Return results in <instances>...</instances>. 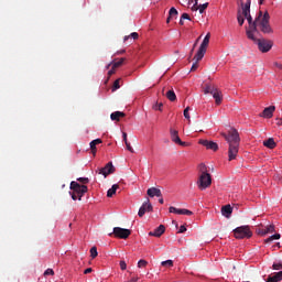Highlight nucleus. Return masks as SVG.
<instances>
[{"instance_id":"1a4fd4ad","label":"nucleus","mask_w":282,"mask_h":282,"mask_svg":"<svg viewBox=\"0 0 282 282\" xmlns=\"http://www.w3.org/2000/svg\"><path fill=\"white\" fill-rule=\"evenodd\" d=\"M209 43H210V33H207L195 55V58L197 61H202V58H204V55L206 54V50L208 48Z\"/></svg>"},{"instance_id":"c9c22d12","label":"nucleus","mask_w":282,"mask_h":282,"mask_svg":"<svg viewBox=\"0 0 282 282\" xmlns=\"http://www.w3.org/2000/svg\"><path fill=\"white\" fill-rule=\"evenodd\" d=\"M194 61H195V63L192 65L191 72H196L197 67H199V61H197V58H195V56H194Z\"/></svg>"},{"instance_id":"72a5a7b5","label":"nucleus","mask_w":282,"mask_h":282,"mask_svg":"<svg viewBox=\"0 0 282 282\" xmlns=\"http://www.w3.org/2000/svg\"><path fill=\"white\" fill-rule=\"evenodd\" d=\"M188 111H191V107L184 109L183 116L184 118H186V120H188V122H191V115L188 113Z\"/></svg>"},{"instance_id":"bb28decb","label":"nucleus","mask_w":282,"mask_h":282,"mask_svg":"<svg viewBox=\"0 0 282 282\" xmlns=\"http://www.w3.org/2000/svg\"><path fill=\"white\" fill-rule=\"evenodd\" d=\"M276 239H281V234H274V235L270 236L269 238H267L264 240V243H270L272 241H275Z\"/></svg>"},{"instance_id":"a18cd8bd","label":"nucleus","mask_w":282,"mask_h":282,"mask_svg":"<svg viewBox=\"0 0 282 282\" xmlns=\"http://www.w3.org/2000/svg\"><path fill=\"white\" fill-rule=\"evenodd\" d=\"M181 18L183 19V21H191V15H188V13H183Z\"/></svg>"},{"instance_id":"393cba45","label":"nucleus","mask_w":282,"mask_h":282,"mask_svg":"<svg viewBox=\"0 0 282 282\" xmlns=\"http://www.w3.org/2000/svg\"><path fill=\"white\" fill-rule=\"evenodd\" d=\"M118 188H120V185L113 184L111 186V188L108 189L107 197H113V195H116V191H118Z\"/></svg>"},{"instance_id":"6e6d98bb","label":"nucleus","mask_w":282,"mask_h":282,"mask_svg":"<svg viewBox=\"0 0 282 282\" xmlns=\"http://www.w3.org/2000/svg\"><path fill=\"white\" fill-rule=\"evenodd\" d=\"M274 65L278 67V69H282V64L275 63Z\"/></svg>"},{"instance_id":"5fc2aeb1","label":"nucleus","mask_w":282,"mask_h":282,"mask_svg":"<svg viewBox=\"0 0 282 282\" xmlns=\"http://www.w3.org/2000/svg\"><path fill=\"white\" fill-rule=\"evenodd\" d=\"M275 120H276V124H278L279 127H281V124H282V119H281V118H276Z\"/></svg>"},{"instance_id":"ddd939ff","label":"nucleus","mask_w":282,"mask_h":282,"mask_svg":"<svg viewBox=\"0 0 282 282\" xmlns=\"http://www.w3.org/2000/svg\"><path fill=\"white\" fill-rule=\"evenodd\" d=\"M112 173H116V167L112 162H108L105 167L99 169V175H104V177H107Z\"/></svg>"},{"instance_id":"4468645a","label":"nucleus","mask_w":282,"mask_h":282,"mask_svg":"<svg viewBox=\"0 0 282 282\" xmlns=\"http://www.w3.org/2000/svg\"><path fill=\"white\" fill-rule=\"evenodd\" d=\"M199 144L206 147V149H209L210 151H218L219 149V145L217 143L208 140H200Z\"/></svg>"},{"instance_id":"2eb2a0df","label":"nucleus","mask_w":282,"mask_h":282,"mask_svg":"<svg viewBox=\"0 0 282 282\" xmlns=\"http://www.w3.org/2000/svg\"><path fill=\"white\" fill-rule=\"evenodd\" d=\"M170 213H174V215H187L188 217H191V215H193L192 210L188 209H178L177 207L171 206L169 208Z\"/></svg>"},{"instance_id":"9d476101","label":"nucleus","mask_w":282,"mask_h":282,"mask_svg":"<svg viewBox=\"0 0 282 282\" xmlns=\"http://www.w3.org/2000/svg\"><path fill=\"white\" fill-rule=\"evenodd\" d=\"M112 235H115L117 239H129L131 236V230L122 227H115L113 231L109 234V237H112Z\"/></svg>"},{"instance_id":"79ce46f5","label":"nucleus","mask_w":282,"mask_h":282,"mask_svg":"<svg viewBox=\"0 0 282 282\" xmlns=\"http://www.w3.org/2000/svg\"><path fill=\"white\" fill-rule=\"evenodd\" d=\"M54 276V270L53 269H47L45 272H44V276Z\"/></svg>"},{"instance_id":"603ef678","label":"nucleus","mask_w":282,"mask_h":282,"mask_svg":"<svg viewBox=\"0 0 282 282\" xmlns=\"http://www.w3.org/2000/svg\"><path fill=\"white\" fill-rule=\"evenodd\" d=\"M192 10H193V12H197V10H199V7L195 6V3H194V6L192 7Z\"/></svg>"},{"instance_id":"69168bd1","label":"nucleus","mask_w":282,"mask_h":282,"mask_svg":"<svg viewBox=\"0 0 282 282\" xmlns=\"http://www.w3.org/2000/svg\"><path fill=\"white\" fill-rule=\"evenodd\" d=\"M120 54H124V51H121Z\"/></svg>"},{"instance_id":"7ed1b4c3","label":"nucleus","mask_w":282,"mask_h":282,"mask_svg":"<svg viewBox=\"0 0 282 282\" xmlns=\"http://www.w3.org/2000/svg\"><path fill=\"white\" fill-rule=\"evenodd\" d=\"M257 28H259L262 34H273L274 30L270 25V13L268 11H259L258 17L256 18Z\"/></svg>"},{"instance_id":"c756f323","label":"nucleus","mask_w":282,"mask_h":282,"mask_svg":"<svg viewBox=\"0 0 282 282\" xmlns=\"http://www.w3.org/2000/svg\"><path fill=\"white\" fill-rule=\"evenodd\" d=\"M264 232H265V235H270V234L274 232V225H269V226L264 227Z\"/></svg>"},{"instance_id":"2f4dec72","label":"nucleus","mask_w":282,"mask_h":282,"mask_svg":"<svg viewBox=\"0 0 282 282\" xmlns=\"http://www.w3.org/2000/svg\"><path fill=\"white\" fill-rule=\"evenodd\" d=\"M207 8H208V2L198 6L199 14H204V12L206 11Z\"/></svg>"},{"instance_id":"cd10ccee","label":"nucleus","mask_w":282,"mask_h":282,"mask_svg":"<svg viewBox=\"0 0 282 282\" xmlns=\"http://www.w3.org/2000/svg\"><path fill=\"white\" fill-rule=\"evenodd\" d=\"M138 37H139L138 32H132L130 35H126L123 37V41H124V43H127V41H129V39H133L135 41V40H138Z\"/></svg>"},{"instance_id":"dca6fc26","label":"nucleus","mask_w":282,"mask_h":282,"mask_svg":"<svg viewBox=\"0 0 282 282\" xmlns=\"http://www.w3.org/2000/svg\"><path fill=\"white\" fill-rule=\"evenodd\" d=\"M163 232H166V227H164V225H160L153 231L149 232V237H160Z\"/></svg>"},{"instance_id":"bf43d9fd","label":"nucleus","mask_w":282,"mask_h":282,"mask_svg":"<svg viewBox=\"0 0 282 282\" xmlns=\"http://www.w3.org/2000/svg\"><path fill=\"white\" fill-rule=\"evenodd\" d=\"M130 281H131V282H137V281H138V278H131Z\"/></svg>"},{"instance_id":"7c9ffc66","label":"nucleus","mask_w":282,"mask_h":282,"mask_svg":"<svg viewBox=\"0 0 282 282\" xmlns=\"http://www.w3.org/2000/svg\"><path fill=\"white\" fill-rule=\"evenodd\" d=\"M161 265H163V268H173V260H165L161 262Z\"/></svg>"},{"instance_id":"9b49d317","label":"nucleus","mask_w":282,"mask_h":282,"mask_svg":"<svg viewBox=\"0 0 282 282\" xmlns=\"http://www.w3.org/2000/svg\"><path fill=\"white\" fill-rule=\"evenodd\" d=\"M147 213H153V205H151V202L149 200V198L147 199V202H144L142 204V206L139 209V217H144V215H147Z\"/></svg>"},{"instance_id":"e2e57ef3","label":"nucleus","mask_w":282,"mask_h":282,"mask_svg":"<svg viewBox=\"0 0 282 282\" xmlns=\"http://www.w3.org/2000/svg\"><path fill=\"white\" fill-rule=\"evenodd\" d=\"M195 6H198L199 0H194Z\"/></svg>"},{"instance_id":"f03ea898","label":"nucleus","mask_w":282,"mask_h":282,"mask_svg":"<svg viewBox=\"0 0 282 282\" xmlns=\"http://www.w3.org/2000/svg\"><path fill=\"white\" fill-rule=\"evenodd\" d=\"M252 3V0H247L246 3L241 2V8H242V15L245 19H247L249 26L246 29V35L247 39H253L254 33L259 32L257 29V20H252V15H250V6Z\"/></svg>"},{"instance_id":"864d4df0","label":"nucleus","mask_w":282,"mask_h":282,"mask_svg":"<svg viewBox=\"0 0 282 282\" xmlns=\"http://www.w3.org/2000/svg\"><path fill=\"white\" fill-rule=\"evenodd\" d=\"M122 138H123V142H124V144L128 142L127 141V132H122Z\"/></svg>"},{"instance_id":"b1692460","label":"nucleus","mask_w":282,"mask_h":282,"mask_svg":"<svg viewBox=\"0 0 282 282\" xmlns=\"http://www.w3.org/2000/svg\"><path fill=\"white\" fill-rule=\"evenodd\" d=\"M237 21L239 23V25H243L245 23V19H243V10H242V7L241 8H238V11H237Z\"/></svg>"},{"instance_id":"4d7b16f0","label":"nucleus","mask_w":282,"mask_h":282,"mask_svg":"<svg viewBox=\"0 0 282 282\" xmlns=\"http://www.w3.org/2000/svg\"><path fill=\"white\" fill-rule=\"evenodd\" d=\"M171 19H173V18H171V15H169L166 19V23H171Z\"/></svg>"},{"instance_id":"3c124183","label":"nucleus","mask_w":282,"mask_h":282,"mask_svg":"<svg viewBox=\"0 0 282 282\" xmlns=\"http://www.w3.org/2000/svg\"><path fill=\"white\" fill-rule=\"evenodd\" d=\"M94 270L91 268H88L84 271V274H91Z\"/></svg>"},{"instance_id":"f704fd0d","label":"nucleus","mask_w":282,"mask_h":282,"mask_svg":"<svg viewBox=\"0 0 282 282\" xmlns=\"http://www.w3.org/2000/svg\"><path fill=\"white\" fill-rule=\"evenodd\" d=\"M90 257L91 259H96V257H98V249L96 247H91Z\"/></svg>"},{"instance_id":"0e129e2a","label":"nucleus","mask_w":282,"mask_h":282,"mask_svg":"<svg viewBox=\"0 0 282 282\" xmlns=\"http://www.w3.org/2000/svg\"><path fill=\"white\" fill-rule=\"evenodd\" d=\"M193 1H194V0H188V3L191 4V3H193Z\"/></svg>"},{"instance_id":"ea45409f","label":"nucleus","mask_w":282,"mask_h":282,"mask_svg":"<svg viewBox=\"0 0 282 282\" xmlns=\"http://www.w3.org/2000/svg\"><path fill=\"white\" fill-rule=\"evenodd\" d=\"M272 268L273 270H282V262H274Z\"/></svg>"},{"instance_id":"f8f14e48","label":"nucleus","mask_w":282,"mask_h":282,"mask_svg":"<svg viewBox=\"0 0 282 282\" xmlns=\"http://www.w3.org/2000/svg\"><path fill=\"white\" fill-rule=\"evenodd\" d=\"M170 135L172 142H174L175 144H180V147H188L187 142H183L182 139H180V132H177V130L171 129Z\"/></svg>"},{"instance_id":"a211bd4d","label":"nucleus","mask_w":282,"mask_h":282,"mask_svg":"<svg viewBox=\"0 0 282 282\" xmlns=\"http://www.w3.org/2000/svg\"><path fill=\"white\" fill-rule=\"evenodd\" d=\"M276 107L274 106H270L267 107L263 111H262V118H272L274 111H275Z\"/></svg>"},{"instance_id":"052dcab7","label":"nucleus","mask_w":282,"mask_h":282,"mask_svg":"<svg viewBox=\"0 0 282 282\" xmlns=\"http://www.w3.org/2000/svg\"><path fill=\"white\" fill-rule=\"evenodd\" d=\"M265 0H259V4L260 6H263V2H264Z\"/></svg>"},{"instance_id":"4be33fe9","label":"nucleus","mask_w":282,"mask_h":282,"mask_svg":"<svg viewBox=\"0 0 282 282\" xmlns=\"http://www.w3.org/2000/svg\"><path fill=\"white\" fill-rule=\"evenodd\" d=\"M97 144H102V139H95L90 142V150H91L93 155H96V151H97L96 145Z\"/></svg>"},{"instance_id":"37998d69","label":"nucleus","mask_w":282,"mask_h":282,"mask_svg":"<svg viewBox=\"0 0 282 282\" xmlns=\"http://www.w3.org/2000/svg\"><path fill=\"white\" fill-rule=\"evenodd\" d=\"M77 182H80L82 184H89V180L87 177H79L77 178Z\"/></svg>"},{"instance_id":"39448f33","label":"nucleus","mask_w":282,"mask_h":282,"mask_svg":"<svg viewBox=\"0 0 282 282\" xmlns=\"http://www.w3.org/2000/svg\"><path fill=\"white\" fill-rule=\"evenodd\" d=\"M70 191L72 192H69V195L72 199H74V202H76V199L80 202L85 193H87L88 187L87 185H80L78 182L73 181L70 182Z\"/></svg>"},{"instance_id":"423d86ee","label":"nucleus","mask_w":282,"mask_h":282,"mask_svg":"<svg viewBox=\"0 0 282 282\" xmlns=\"http://www.w3.org/2000/svg\"><path fill=\"white\" fill-rule=\"evenodd\" d=\"M249 41H252L256 45H258V50L259 52H262V54H268V52H270L274 45L272 40L257 39L254 35L253 37H249Z\"/></svg>"},{"instance_id":"473e14b6","label":"nucleus","mask_w":282,"mask_h":282,"mask_svg":"<svg viewBox=\"0 0 282 282\" xmlns=\"http://www.w3.org/2000/svg\"><path fill=\"white\" fill-rule=\"evenodd\" d=\"M124 63V57L120 58L118 62H115L112 67L113 69H118Z\"/></svg>"},{"instance_id":"f3484780","label":"nucleus","mask_w":282,"mask_h":282,"mask_svg":"<svg viewBox=\"0 0 282 282\" xmlns=\"http://www.w3.org/2000/svg\"><path fill=\"white\" fill-rule=\"evenodd\" d=\"M149 197H162V191L156 187H151L147 191Z\"/></svg>"},{"instance_id":"c85d7f7f","label":"nucleus","mask_w":282,"mask_h":282,"mask_svg":"<svg viewBox=\"0 0 282 282\" xmlns=\"http://www.w3.org/2000/svg\"><path fill=\"white\" fill-rule=\"evenodd\" d=\"M177 14H180V12H177V9H175V7H172L169 11L170 19L177 17Z\"/></svg>"},{"instance_id":"6e6552de","label":"nucleus","mask_w":282,"mask_h":282,"mask_svg":"<svg viewBox=\"0 0 282 282\" xmlns=\"http://www.w3.org/2000/svg\"><path fill=\"white\" fill-rule=\"evenodd\" d=\"M234 235L236 239H250V237H252V231L249 226H241L234 229Z\"/></svg>"},{"instance_id":"680f3d73","label":"nucleus","mask_w":282,"mask_h":282,"mask_svg":"<svg viewBox=\"0 0 282 282\" xmlns=\"http://www.w3.org/2000/svg\"><path fill=\"white\" fill-rule=\"evenodd\" d=\"M159 203L164 204V198H160Z\"/></svg>"},{"instance_id":"e433bc0d","label":"nucleus","mask_w":282,"mask_h":282,"mask_svg":"<svg viewBox=\"0 0 282 282\" xmlns=\"http://www.w3.org/2000/svg\"><path fill=\"white\" fill-rule=\"evenodd\" d=\"M163 106L164 105L162 102H160V104L156 102V104L153 105L152 109H154V111H162Z\"/></svg>"},{"instance_id":"412c9836","label":"nucleus","mask_w":282,"mask_h":282,"mask_svg":"<svg viewBox=\"0 0 282 282\" xmlns=\"http://www.w3.org/2000/svg\"><path fill=\"white\" fill-rule=\"evenodd\" d=\"M282 281V271L274 273L273 275H269L267 282H279Z\"/></svg>"},{"instance_id":"13d9d810","label":"nucleus","mask_w":282,"mask_h":282,"mask_svg":"<svg viewBox=\"0 0 282 282\" xmlns=\"http://www.w3.org/2000/svg\"><path fill=\"white\" fill-rule=\"evenodd\" d=\"M180 25H184V19H180Z\"/></svg>"},{"instance_id":"20e7f679","label":"nucleus","mask_w":282,"mask_h":282,"mask_svg":"<svg viewBox=\"0 0 282 282\" xmlns=\"http://www.w3.org/2000/svg\"><path fill=\"white\" fill-rule=\"evenodd\" d=\"M200 175L198 176L197 186L199 191H206L213 184V176L208 173L206 164H199L198 166Z\"/></svg>"},{"instance_id":"c03bdc74","label":"nucleus","mask_w":282,"mask_h":282,"mask_svg":"<svg viewBox=\"0 0 282 282\" xmlns=\"http://www.w3.org/2000/svg\"><path fill=\"white\" fill-rule=\"evenodd\" d=\"M126 147H127L128 151H130V153H134L135 152L133 150V148L131 147V143H129V141H126Z\"/></svg>"},{"instance_id":"5701e85b","label":"nucleus","mask_w":282,"mask_h":282,"mask_svg":"<svg viewBox=\"0 0 282 282\" xmlns=\"http://www.w3.org/2000/svg\"><path fill=\"white\" fill-rule=\"evenodd\" d=\"M263 147H267V149H275L276 142H274L273 138H269L268 140L263 141Z\"/></svg>"},{"instance_id":"58836bf2","label":"nucleus","mask_w":282,"mask_h":282,"mask_svg":"<svg viewBox=\"0 0 282 282\" xmlns=\"http://www.w3.org/2000/svg\"><path fill=\"white\" fill-rule=\"evenodd\" d=\"M117 89H120V78L115 80L112 86V91H116Z\"/></svg>"},{"instance_id":"09e8293b","label":"nucleus","mask_w":282,"mask_h":282,"mask_svg":"<svg viewBox=\"0 0 282 282\" xmlns=\"http://www.w3.org/2000/svg\"><path fill=\"white\" fill-rule=\"evenodd\" d=\"M180 234L186 232V226L182 225L178 230Z\"/></svg>"},{"instance_id":"6ab92c4d","label":"nucleus","mask_w":282,"mask_h":282,"mask_svg":"<svg viewBox=\"0 0 282 282\" xmlns=\"http://www.w3.org/2000/svg\"><path fill=\"white\" fill-rule=\"evenodd\" d=\"M127 115L122 111H115L110 115V120L113 122H120V118H124Z\"/></svg>"},{"instance_id":"a878e982","label":"nucleus","mask_w":282,"mask_h":282,"mask_svg":"<svg viewBox=\"0 0 282 282\" xmlns=\"http://www.w3.org/2000/svg\"><path fill=\"white\" fill-rule=\"evenodd\" d=\"M165 96L171 100V102H175V100H177V96L175 95V91L173 89L167 90Z\"/></svg>"},{"instance_id":"aec40b11","label":"nucleus","mask_w":282,"mask_h":282,"mask_svg":"<svg viewBox=\"0 0 282 282\" xmlns=\"http://www.w3.org/2000/svg\"><path fill=\"white\" fill-rule=\"evenodd\" d=\"M221 215L224 217H227V219L232 215V206L230 205H225L221 207Z\"/></svg>"},{"instance_id":"49530a36","label":"nucleus","mask_w":282,"mask_h":282,"mask_svg":"<svg viewBox=\"0 0 282 282\" xmlns=\"http://www.w3.org/2000/svg\"><path fill=\"white\" fill-rule=\"evenodd\" d=\"M119 265H120V269H121V270H127V262H126V261L121 260V261L119 262Z\"/></svg>"},{"instance_id":"a19ab883","label":"nucleus","mask_w":282,"mask_h":282,"mask_svg":"<svg viewBox=\"0 0 282 282\" xmlns=\"http://www.w3.org/2000/svg\"><path fill=\"white\" fill-rule=\"evenodd\" d=\"M257 234L260 235L261 237H265V228H259L257 229Z\"/></svg>"},{"instance_id":"f257e3e1","label":"nucleus","mask_w":282,"mask_h":282,"mask_svg":"<svg viewBox=\"0 0 282 282\" xmlns=\"http://www.w3.org/2000/svg\"><path fill=\"white\" fill-rule=\"evenodd\" d=\"M223 138H225L228 144V160L232 162V160H237V155H239V144L241 142V138L239 137V131L235 128H230L228 132H221Z\"/></svg>"},{"instance_id":"8fccbe9b","label":"nucleus","mask_w":282,"mask_h":282,"mask_svg":"<svg viewBox=\"0 0 282 282\" xmlns=\"http://www.w3.org/2000/svg\"><path fill=\"white\" fill-rule=\"evenodd\" d=\"M113 74H116V68L112 66V68L108 72V75L113 76Z\"/></svg>"},{"instance_id":"4c0bfd02","label":"nucleus","mask_w":282,"mask_h":282,"mask_svg":"<svg viewBox=\"0 0 282 282\" xmlns=\"http://www.w3.org/2000/svg\"><path fill=\"white\" fill-rule=\"evenodd\" d=\"M147 265H149L147 260H139L138 268H147Z\"/></svg>"},{"instance_id":"de8ad7c7","label":"nucleus","mask_w":282,"mask_h":282,"mask_svg":"<svg viewBox=\"0 0 282 282\" xmlns=\"http://www.w3.org/2000/svg\"><path fill=\"white\" fill-rule=\"evenodd\" d=\"M199 39H202V36H199V37L196 40V42L194 43V46H193V48H192V51H191V56H193V52L195 51V47H197V43H199Z\"/></svg>"},{"instance_id":"0eeeda50","label":"nucleus","mask_w":282,"mask_h":282,"mask_svg":"<svg viewBox=\"0 0 282 282\" xmlns=\"http://www.w3.org/2000/svg\"><path fill=\"white\" fill-rule=\"evenodd\" d=\"M204 94H210L216 105H221V101L224 100V96L215 85L206 84L204 87Z\"/></svg>"}]
</instances>
